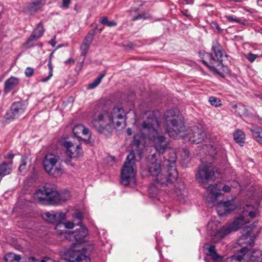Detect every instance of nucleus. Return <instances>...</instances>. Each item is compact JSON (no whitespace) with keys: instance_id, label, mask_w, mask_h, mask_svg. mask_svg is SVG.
<instances>
[{"instance_id":"58836bf2","label":"nucleus","mask_w":262,"mask_h":262,"mask_svg":"<svg viewBox=\"0 0 262 262\" xmlns=\"http://www.w3.org/2000/svg\"><path fill=\"white\" fill-rule=\"evenodd\" d=\"M148 191L151 197H155L157 194L158 191L156 189V187L154 185L150 186Z\"/></svg>"},{"instance_id":"9d476101","label":"nucleus","mask_w":262,"mask_h":262,"mask_svg":"<svg viewBox=\"0 0 262 262\" xmlns=\"http://www.w3.org/2000/svg\"><path fill=\"white\" fill-rule=\"evenodd\" d=\"M238 185L239 184L236 181L232 182L231 184L219 183L218 184L210 185L206 190L209 194L212 195L211 199L213 202L218 196L223 195L224 193L230 192L231 188H236Z\"/></svg>"},{"instance_id":"ea45409f","label":"nucleus","mask_w":262,"mask_h":262,"mask_svg":"<svg viewBox=\"0 0 262 262\" xmlns=\"http://www.w3.org/2000/svg\"><path fill=\"white\" fill-rule=\"evenodd\" d=\"M226 17L229 21L236 22V23H241V24H244V23L242 22L240 19H237L236 18H234L232 15H226Z\"/></svg>"},{"instance_id":"aec40b11","label":"nucleus","mask_w":262,"mask_h":262,"mask_svg":"<svg viewBox=\"0 0 262 262\" xmlns=\"http://www.w3.org/2000/svg\"><path fill=\"white\" fill-rule=\"evenodd\" d=\"M78 249L73 250V253L72 254H69L70 259L69 262H90V258L89 256H86L83 252H80V250L81 249L83 250V248L77 247Z\"/></svg>"},{"instance_id":"412c9836","label":"nucleus","mask_w":262,"mask_h":262,"mask_svg":"<svg viewBox=\"0 0 262 262\" xmlns=\"http://www.w3.org/2000/svg\"><path fill=\"white\" fill-rule=\"evenodd\" d=\"M59 162H62V160L59 156L53 154L46 155L43 161V165L45 171L50 168H52L53 166Z\"/></svg>"},{"instance_id":"a211bd4d","label":"nucleus","mask_w":262,"mask_h":262,"mask_svg":"<svg viewBox=\"0 0 262 262\" xmlns=\"http://www.w3.org/2000/svg\"><path fill=\"white\" fill-rule=\"evenodd\" d=\"M216 208L219 215L222 216L230 213L235 207L232 202L227 201L219 203Z\"/></svg>"},{"instance_id":"5701e85b","label":"nucleus","mask_w":262,"mask_h":262,"mask_svg":"<svg viewBox=\"0 0 262 262\" xmlns=\"http://www.w3.org/2000/svg\"><path fill=\"white\" fill-rule=\"evenodd\" d=\"M43 32L44 29L43 28L42 25L41 23H39L34 29L31 36L28 39L25 43L26 48H29L32 46V45H30V43L32 41L37 40L43 35Z\"/></svg>"},{"instance_id":"09e8293b","label":"nucleus","mask_w":262,"mask_h":262,"mask_svg":"<svg viewBox=\"0 0 262 262\" xmlns=\"http://www.w3.org/2000/svg\"><path fill=\"white\" fill-rule=\"evenodd\" d=\"M66 64H72L74 63V60L72 58H70L65 61Z\"/></svg>"},{"instance_id":"bf43d9fd","label":"nucleus","mask_w":262,"mask_h":262,"mask_svg":"<svg viewBox=\"0 0 262 262\" xmlns=\"http://www.w3.org/2000/svg\"><path fill=\"white\" fill-rule=\"evenodd\" d=\"M216 173H217L218 174H220V172H219V171H218V170H216Z\"/></svg>"},{"instance_id":"4468645a","label":"nucleus","mask_w":262,"mask_h":262,"mask_svg":"<svg viewBox=\"0 0 262 262\" xmlns=\"http://www.w3.org/2000/svg\"><path fill=\"white\" fill-rule=\"evenodd\" d=\"M88 234L87 229L84 226H80L79 229L74 232L66 233V239L70 241L75 240L77 243H81Z\"/></svg>"},{"instance_id":"49530a36","label":"nucleus","mask_w":262,"mask_h":262,"mask_svg":"<svg viewBox=\"0 0 262 262\" xmlns=\"http://www.w3.org/2000/svg\"><path fill=\"white\" fill-rule=\"evenodd\" d=\"M207 147L210 150H211V156H212L213 155H215L216 154L215 149L214 148L213 146L212 145H209L207 146Z\"/></svg>"},{"instance_id":"7c9ffc66","label":"nucleus","mask_w":262,"mask_h":262,"mask_svg":"<svg viewBox=\"0 0 262 262\" xmlns=\"http://www.w3.org/2000/svg\"><path fill=\"white\" fill-rule=\"evenodd\" d=\"M43 5V3L41 2H34L29 5V8L31 12H35L40 9Z\"/></svg>"},{"instance_id":"a19ab883","label":"nucleus","mask_w":262,"mask_h":262,"mask_svg":"<svg viewBox=\"0 0 262 262\" xmlns=\"http://www.w3.org/2000/svg\"><path fill=\"white\" fill-rule=\"evenodd\" d=\"M34 73V70L31 67H28L26 69L25 74L26 77H30L32 76Z\"/></svg>"},{"instance_id":"4c0bfd02","label":"nucleus","mask_w":262,"mask_h":262,"mask_svg":"<svg viewBox=\"0 0 262 262\" xmlns=\"http://www.w3.org/2000/svg\"><path fill=\"white\" fill-rule=\"evenodd\" d=\"M246 57L250 62H252L258 57V55L249 53L246 55Z\"/></svg>"},{"instance_id":"b1692460","label":"nucleus","mask_w":262,"mask_h":262,"mask_svg":"<svg viewBox=\"0 0 262 262\" xmlns=\"http://www.w3.org/2000/svg\"><path fill=\"white\" fill-rule=\"evenodd\" d=\"M61 163H58L54 166H53L52 168L46 170V172L54 178H57L60 177L64 172Z\"/></svg>"},{"instance_id":"473e14b6","label":"nucleus","mask_w":262,"mask_h":262,"mask_svg":"<svg viewBox=\"0 0 262 262\" xmlns=\"http://www.w3.org/2000/svg\"><path fill=\"white\" fill-rule=\"evenodd\" d=\"M27 158L26 157H23L21 159L20 164L18 167V170L20 173H25L26 171Z\"/></svg>"},{"instance_id":"423d86ee","label":"nucleus","mask_w":262,"mask_h":262,"mask_svg":"<svg viewBox=\"0 0 262 262\" xmlns=\"http://www.w3.org/2000/svg\"><path fill=\"white\" fill-rule=\"evenodd\" d=\"M136 167L135 165V152L130 151L126 158L121 172V183L124 185L136 183Z\"/></svg>"},{"instance_id":"3c124183","label":"nucleus","mask_w":262,"mask_h":262,"mask_svg":"<svg viewBox=\"0 0 262 262\" xmlns=\"http://www.w3.org/2000/svg\"><path fill=\"white\" fill-rule=\"evenodd\" d=\"M126 133L129 136L131 135L132 134V129L130 128H127V130H126Z\"/></svg>"},{"instance_id":"dca6fc26","label":"nucleus","mask_w":262,"mask_h":262,"mask_svg":"<svg viewBox=\"0 0 262 262\" xmlns=\"http://www.w3.org/2000/svg\"><path fill=\"white\" fill-rule=\"evenodd\" d=\"M66 213L61 212L51 211L42 214V218L51 223L63 222L66 219Z\"/></svg>"},{"instance_id":"f8f14e48","label":"nucleus","mask_w":262,"mask_h":262,"mask_svg":"<svg viewBox=\"0 0 262 262\" xmlns=\"http://www.w3.org/2000/svg\"><path fill=\"white\" fill-rule=\"evenodd\" d=\"M27 104L24 101L14 102L11 106L10 110L5 115L7 120H13L22 114L27 108Z\"/></svg>"},{"instance_id":"0eeeda50","label":"nucleus","mask_w":262,"mask_h":262,"mask_svg":"<svg viewBox=\"0 0 262 262\" xmlns=\"http://www.w3.org/2000/svg\"><path fill=\"white\" fill-rule=\"evenodd\" d=\"M254 243L251 237L249 235H242L238 240L237 243L242 248L240 250L241 254H247L249 257L244 261H250L251 262H262V250L256 249L253 251L249 250Z\"/></svg>"},{"instance_id":"cd10ccee","label":"nucleus","mask_w":262,"mask_h":262,"mask_svg":"<svg viewBox=\"0 0 262 262\" xmlns=\"http://www.w3.org/2000/svg\"><path fill=\"white\" fill-rule=\"evenodd\" d=\"M249 256L247 254H241L240 252L237 255H234L231 257H228L222 262H242L244 260L248 259Z\"/></svg>"},{"instance_id":"39448f33","label":"nucleus","mask_w":262,"mask_h":262,"mask_svg":"<svg viewBox=\"0 0 262 262\" xmlns=\"http://www.w3.org/2000/svg\"><path fill=\"white\" fill-rule=\"evenodd\" d=\"M241 224L240 219L235 220L232 224L224 226L217 230L216 224L211 221L207 226V234L213 242L217 243L232 231L239 229L241 227Z\"/></svg>"},{"instance_id":"864d4df0","label":"nucleus","mask_w":262,"mask_h":262,"mask_svg":"<svg viewBox=\"0 0 262 262\" xmlns=\"http://www.w3.org/2000/svg\"><path fill=\"white\" fill-rule=\"evenodd\" d=\"M257 4L260 7H262V0H257Z\"/></svg>"},{"instance_id":"13d9d810","label":"nucleus","mask_w":262,"mask_h":262,"mask_svg":"<svg viewBox=\"0 0 262 262\" xmlns=\"http://www.w3.org/2000/svg\"><path fill=\"white\" fill-rule=\"evenodd\" d=\"M184 153H185V155L186 156H187V157L188 156V152L187 151H184Z\"/></svg>"},{"instance_id":"1a4fd4ad","label":"nucleus","mask_w":262,"mask_h":262,"mask_svg":"<svg viewBox=\"0 0 262 262\" xmlns=\"http://www.w3.org/2000/svg\"><path fill=\"white\" fill-rule=\"evenodd\" d=\"M214 169L211 162L203 161L195 175L196 180L199 183L203 184L209 180L215 179L216 177Z\"/></svg>"},{"instance_id":"f03ea898","label":"nucleus","mask_w":262,"mask_h":262,"mask_svg":"<svg viewBox=\"0 0 262 262\" xmlns=\"http://www.w3.org/2000/svg\"><path fill=\"white\" fill-rule=\"evenodd\" d=\"M164 127L170 137L183 138L185 141L199 144L205 137V133L201 127L193 126L187 134L184 133L185 126L181 114L177 108L167 110L164 115Z\"/></svg>"},{"instance_id":"603ef678","label":"nucleus","mask_w":262,"mask_h":262,"mask_svg":"<svg viewBox=\"0 0 262 262\" xmlns=\"http://www.w3.org/2000/svg\"><path fill=\"white\" fill-rule=\"evenodd\" d=\"M187 4H192L194 0H184Z\"/></svg>"},{"instance_id":"5fc2aeb1","label":"nucleus","mask_w":262,"mask_h":262,"mask_svg":"<svg viewBox=\"0 0 262 262\" xmlns=\"http://www.w3.org/2000/svg\"><path fill=\"white\" fill-rule=\"evenodd\" d=\"M21 260V257L20 255H18V258H16V260L14 262H22L20 261Z\"/></svg>"},{"instance_id":"e433bc0d","label":"nucleus","mask_w":262,"mask_h":262,"mask_svg":"<svg viewBox=\"0 0 262 262\" xmlns=\"http://www.w3.org/2000/svg\"><path fill=\"white\" fill-rule=\"evenodd\" d=\"M209 102L211 105L215 107L220 106L221 104L220 100L214 97H210L209 99Z\"/></svg>"},{"instance_id":"c03bdc74","label":"nucleus","mask_w":262,"mask_h":262,"mask_svg":"<svg viewBox=\"0 0 262 262\" xmlns=\"http://www.w3.org/2000/svg\"><path fill=\"white\" fill-rule=\"evenodd\" d=\"M70 3L71 0H62V7L64 9H67Z\"/></svg>"},{"instance_id":"c9c22d12","label":"nucleus","mask_w":262,"mask_h":262,"mask_svg":"<svg viewBox=\"0 0 262 262\" xmlns=\"http://www.w3.org/2000/svg\"><path fill=\"white\" fill-rule=\"evenodd\" d=\"M103 76L104 75H102L97 78L93 82L89 84L88 88L89 89H93L96 87L100 83Z\"/></svg>"},{"instance_id":"79ce46f5","label":"nucleus","mask_w":262,"mask_h":262,"mask_svg":"<svg viewBox=\"0 0 262 262\" xmlns=\"http://www.w3.org/2000/svg\"><path fill=\"white\" fill-rule=\"evenodd\" d=\"M149 17V16L148 15H146L145 14H143V15H142V14H139L138 15V16H136V17H134L133 18L132 20L133 21H135V20H137L139 19H141V18H143V19H147Z\"/></svg>"},{"instance_id":"c756f323","label":"nucleus","mask_w":262,"mask_h":262,"mask_svg":"<svg viewBox=\"0 0 262 262\" xmlns=\"http://www.w3.org/2000/svg\"><path fill=\"white\" fill-rule=\"evenodd\" d=\"M62 222H57L56 223L57 224L55 226V230L59 234L63 235L64 238L66 239V233L70 232L66 231L65 229V226Z\"/></svg>"},{"instance_id":"393cba45","label":"nucleus","mask_w":262,"mask_h":262,"mask_svg":"<svg viewBox=\"0 0 262 262\" xmlns=\"http://www.w3.org/2000/svg\"><path fill=\"white\" fill-rule=\"evenodd\" d=\"M49 189L45 187L38 189L34 194V198L40 203L47 201Z\"/></svg>"},{"instance_id":"6ab92c4d","label":"nucleus","mask_w":262,"mask_h":262,"mask_svg":"<svg viewBox=\"0 0 262 262\" xmlns=\"http://www.w3.org/2000/svg\"><path fill=\"white\" fill-rule=\"evenodd\" d=\"M257 209L255 207L252 205H246V207L244 208L243 214L235 220L240 219L242 222V226L243 225L248 222L247 220L245 219L246 217L249 216L251 219H253L255 217Z\"/></svg>"},{"instance_id":"ddd939ff","label":"nucleus","mask_w":262,"mask_h":262,"mask_svg":"<svg viewBox=\"0 0 262 262\" xmlns=\"http://www.w3.org/2000/svg\"><path fill=\"white\" fill-rule=\"evenodd\" d=\"M47 202L51 204H61L66 202L70 197V193L68 191L59 193L56 191L49 190Z\"/></svg>"},{"instance_id":"f257e3e1","label":"nucleus","mask_w":262,"mask_h":262,"mask_svg":"<svg viewBox=\"0 0 262 262\" xmlns=\"http://www.w3.org/2000/svg\"><path fill=\"white\" fill-rule=\"evenodd\" d=\"M145 116L141 125L139 134L134 136V144L138 149L140 145L145 146L148 141H152L156 151L163 154L168 148L169 141L160 134L159 112L158 111H147Z\"/></svg>"},{"instance_id":"6e6552de","label":"nucleus","mask_w":262,"mask_h":262,"mask_svg":"<svg viewBox=\"0 0 262 262\" xmlns=\"http://www.w3.org/2000/svg\"><path fill=\"white\" fill-rule=\"evenodd\" d=\"M212 50L214 52L217 59H215L211 54L206 53L204 54V59L202 60V62L211 70L216 71V69L215 66L221 63L223 56L222 47L217 41H213Z\"/></svg>"},{"instance_id":"20e7f679","label":"nucleus","mask_w":262,"mask_h":262,"mask_svg":"<svg viewBox=\"0 0 262 262\" xmlns=\"http://www.w3.org/2000/svg\"><path fill=\"white\" fill-rule=\"evenodd\" d=\"M177 155L172 149L168 150V155L164 157V164L167 167L162 169L160 162L156 158L155 154L147 159V169L152 176L155 177V181L159 185L166 186L173 183L178 178V172L175 163Z\"/></svg>"},{"instance_id":"37998d69","label":"nucleus","mask_w":262,"mask_h":262,"mask_svg":"<svg viewBox=\"0 0 262 262\" xmlns=\"http://www.w3.org/2000/svg\"><path fill=\"white\" fill-rule=\"evenodd\" d=\"M74 223L72 222H68L63 224L65 226V229H72L74 227Z\"/></svg>"},{"instance_id":"4be33fe9","label":"nucleus","mask_w":262,"mask_h":262,"mask_svg":"<svg viewBox=\"0 0 262 262\" xmlns=\"http://www.w3.org/2000/svg\"><path fill=\"white\" fill-rule=\"evenodd\" d=\"M95 35V31L93 30L92 32H90L84 37V40L80 46V50L81 51V55L84 57L86 56L88 51L90 48V45L92 42L94 37Z\"/></svg>"},{"instance_id":"2eb2a0df","label":"nucleus","mask_w":262,"mask_h":262,"mask_svg":"<svg viewBox=\"0 0 262 262\" xmlns=\"http://www.w3.org/2000/svg\"><path fill=\"white\" fill-rule=\"evenodd\" d=\"M73 134L78 138H80L88 143L91 137L90 130L82 124H77L73 128Z\"/></svg>"},{"instance_id":"f3484780","label":"nucleus","mask_w":262,"mask_h":262,"mask_svg":"<svg viewBox=\"0 0 262 262\" xmlns=\"http://www.w3.org/2000/svg\"><path fill=\"white\" fill-rule=\"evenodd\" d=\"M203 248L207 257L210 256L211 258L209 260L208 257H206L205 258L206 262H222V256L217 253L214 246L205 244Z\"/></svg>"},{"instance_id":"8fccbe9b","label":"nucleus","mask_w":262,"mask_h":262,"mask_svg":"<svg viewBox=\"0 0 262 262\" xmlns=\"http://www.w3.org/2000/svg\"><path fill=\"white\" fill-rule=\"evenodd\" d=\"M50 44L53 46L54 47L56 43V42L55 41V36H54L53 38L50 41Z\"/></svg>"},{"instance_id":"a878e982","label":"nucleus","mask_w":262,"mask_h":262,"mask_svg":"<svg viewBox=\"0 0 262 262\" xmlns=\"http://www.w3.org/2000/svg\"><path fill=\"white\" fill-rule=\"evenodd\" d=\"M19 78L11 76L6 80L4 84V91L8 93L13 90L19 83Z\"/></svg>"},{"instance_id":"9b49d317","label":"nucleus","mask_w":262,"mask_h":262,"mask_svg":"<svg viewBox=\"0 0 262 262\" xmlns=\"http://www.w3.org/2000/svg\"><path fill=\"white\" fill-rule=\"evenodd\" d=\"M63 146L66 148V153L71 159H78L83 156V150L80 144L74 143L71 141H65Z\"/></svg>"},{"instance_id":"6e6d98bb","label":"nucleus","mask_w":262,"mask_h":262,"mask_svg":"<svg viewBox=\"0 0 262 262\" xmlns=\"http://www.w3.org/2000/svg\"><path fill=\"white\" fill-rule=\"evenodd\" d=\"M132 44H128V45H127L126 46L125 49H127V48L130 49V48H132Z\"/></svg>"},{"instance_id":"4d7b16f0","label":"nucleus","mask_w":262,"mask_h":262,"mask_svg":"<svg viewBox=\"0 0 262 262\" xmlns=\"http://www.w3.org/2000/svg\"><path fill=\"white\" fill-rule=\"evenodd\" d=\"M259 33H260L262 35V29L258 30L257 31Z\"/></svg>"},{"instance_id":"2f4dec72","label":"nucleus","mask_w":262,"mask_h":262,"mask_svg":"<svg viewBox=\"0 0 262 262\" xmlns=\"http://www.w3.org/2000/svg\"><path fill=\"white\" fill-rule=\"evenodd\" d=\"M17 258H18V255L14 253H9L5 255V262H14Z\"/></svg>"},{"instance_id":"052dcab7","label":"nucleus","mask_w":262,"mask_h":262,"mask_svg":"<svg viewBox=\"0 0 262 262\" xmlns=\"http://www.w3.org/2000/svg\"><path fill=\"white\" fill-rule=\"evenodd\" d=\"M139 153L140 154H141V150H140V149L139 150Z\"/></svg>"},{"instance_id":"7ed1b4c3","label":"nucleus","mask_w":262,"mask_h":262,"mask_svg":"<svg viewBox=\"0 0 262 262\" xmlns=\"http://www.w3.org/2000/svg\"><path fill=\"white\" fill-rule=\"evenodd\" d=\"M125 117L123 108L115 106L108 101L100 111L95 113L92 123L99 133L108 135L125 121Z\"/></svg>"},{"instance_id":"de8ad7c7","label":"nucleus","mask_w":262,"mask_h":262,"mask_svg":"<svg viewBox=\"0 0 262 262\" xmlns=\"http://www.w3.org/2000/svg\"><path fill=\"white\" fill-rule=\"evenodd\" d=\"M117 23L115 21H108V23L106 25L108 27H113L116 26Z\"/></svg>"},{"instance_id":"a18cd8bd","label":"nucleus","mask_w":262,"mask_h":262,"mask_svg":"<svg viewBox=\"0 0 262 262\" xmlns=\"http://www.w3.org/2000/svg\"><path fill=\"white\" fill-rule=\"evenodd\" d=\"M108 18L106 16L102 17L100 19V22L102 25H107L108 23Z\"/></svg>"},{"instance_id":"72a5a7b5","label":"nucleus","mask_w":262,"mask_h":262,"mask_svg":"<svg viewBox=\"0 0 262 262\" xmlns=\"http://www.w3.org/2000/svg\"><path fill=\"white\" fill-rule=\"evenodd\" d=\"M52 55V53H51V55H50V58H51ZM51 59H50L49 63H48V67H49V75H48V76L47 78H42L41 80V82H45L47 81L48 80H49L50 79V78L53 75V67H52V64H51Z\"/></svg>"},{"instance_id":"c85d7f7f","label":"nucleus","mask_w":262,"mask_h":262,"mask_svg":"<svg viewBox=\"0 0 262 262\" xmlns=\"http://www.w3.org/2000/svg\"><path fill=\"white\" fill-rule=\"evenodd\" d=\"M234 139L236 142L241 145L245 143V136L244 132L241 130H237L233 134Z\"/></svg>"},{"instance_id":"f704fd0d","label":"nucleus","mask_w":262,"mask_h":262,"mask_svg":"<svg viewBox=\"0 0 262 262\" xmlns=\"http://www.w3.org/2000/svg\"><path fill=\"white\" fill-rule=\"evenodd\" d=\"M75 218L74 221L75 222V224L77 225L81 226V222L82 221L83 216L81 212H77L74 215Z\"/></svg>"},{"instance_id":"bb28decb","label":"nucleus","mask_w":262,"mask_h":262,"mask_svg":"<svg viewBox=\"0 0 262 262\" xmlns=\"http://www.w3.org/2000/svg\"><path fill=\"white\" fill-rule=\"evenodd\" d=\"M250 131L254 140L262 145V127L254 126L250 128Z\"/></svg>"}]
</instances>
